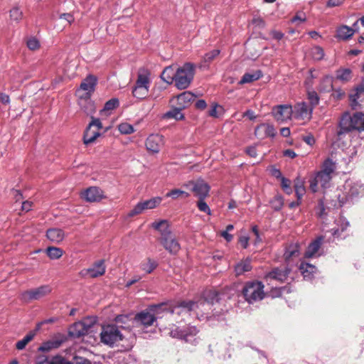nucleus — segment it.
<instances>
[{"mask_svg": "<svg viewBox=\"0 0 364 364\" xmlns=\"http://www.w3.org/2000/svg\"><path fill=\"white\" fill-rule=\"evenodd\" d=\"M364 131V114L356 112L350 114L348 112H344L338 122L336 136L338 140L343 139L346 134Z\"/></svg>", "mask_w": 364, "mask_h": 364, "instance_id": "f257e3e1", "label": "nucleus"}, {"mask_svg": "<svg viewBox=\"0 0 364 364\" xmlns=\"http://www.w3.org/2000/svg\"><path fill=\"white\" fill-rule=\"evenodd\" d=\"M151 225L153 228L160 232L159 241L165 250L170 254L176 255L180 250L181 246L170 230L168 221L161 220L159 222L153 223Z\"/></svg>", "mask_w": 364, "mask_h": 364, "instance_id": "f03ea898", "label": "nucleus"}, {"mask_svg": "<svg viewBox=\"0 0 364 364\" xmlns=\"http://www.w3.org/2000/svg\"><path fill=\"white\" fill-rule=\"evenodd\" d=\"M174 327L169 332L171 337L182 340L193 346L198 344L200 338L198 334L200 331L197 326L188 324L182 327Z\"/></svg>", "mask_w": 364, "mask_h": 364, "instance_id": "7ed1b4c3", "label": "nucleus"}, {"mask_svg": "<svg viewBox=\"0 0 364 364\" xmlns=\"http://www.w3.org/2000/svg\"><path fill=\"white\" fill-rule=\"evenodd\" d=\"M195 68L194 64L186 63L176 69L174 85L177 89L185 90L190 86L195 75Z\"/></svg>", "mask_w": 364, "mask_h": 364, "instance_id": "20e7f679", "label": "nucleus"}, {"mask_svg": "<svg viewBox=\"0 0 364 364\" xmlns=\"http://www.w3.org/2000/svg\"><path fill=\"white\" fill-rule=\"evenodd\" d=\"M242 294L250 304L262 300L264 296V284L258 281L247 282L243 287Z\"/></svg>", "mask_w": 364, "mask_h": 364, "instance_id": "39448f33", "label": "nucleus"}, {"mask_svg": "<svg viewBox=\"0 0 364 364\" xmlns=\"http://www.w3.org/2000/svg\"><path fill=\"white\" fill-rule=\"evenodd\" d=\"M335 170V163L332 159H326L321 166V171H318L314 176L323 188H327L330 186V182Z\"/></svg>", "mask_w": 364, "mask_h": 364, "instance_id": "423d86ee", "label": "nucleus"}, {"mask_svg": "<svg viewBox=\"0 0 364 364\" xmlns=\"http://www.w3.org/2000/svg\"><path fill=\"white\" fill-rule=\"evenodd\" d=\"M364 188L360 182H354L353 181H347L344 185V196H338V201L341 205H344L350 200H353L359 195L363 194Z\"/></svg>", "mask_w": 364, "mask_h": 364, "instance_id": "0eeeda50", "label": "nucleus"}, {"mask_svg": "<svg viewBox=\"0 0 364 364\" xmlns=\"http://www.w3.org/2000/svg\"><path fill=\"white\" fill-rule=\"evenodd\" d=\"M51 291L52 287L49 284L41 285L22 292L21 299L25 303L41 300L49 295Z\"/></svg>", "mask_w": 364, "mask_h": 364, "instance_id": "6e6552de", "label": "nucleus"}, {"mask_svg": "<svg viewBox=\"0 0 364 364\" xmlns=\"http://www.w3.org/2000/svg\"><path fill=\"white\" fill-rule=\"evenodd\" d=\"M100 339L102 343L112 346L116 343L122 341L123 335L116 325H107L102 327V332L100 333Z\"/></svg>", "mask_w": 364, "mask_h": 364, "instance_id": "1a4fd4ad", "label": "nucleus"}, {"mask_svg": "<svg viewBox=\"0 0 364 364\" xmlns=\"http://www.w3.org/2000/svg\"><path fill=\"white\" fill-rule=\"evenodd\" d=\"M102 124L100 119L92 117V120L85 129L83 134V142L88 145L93 143L101 135Z\"/></svg>", "mask_w": 364, "mask_h": 364, "instance_id": "9d476101", "label": "nucleus"}, {"mask_svg": "<svg viewBox=\"0 0 364 364\" xmlns=\"http://www.w3.org/2000/svg\"><path fill=\"white\" fill-rule=\"evenodd\" d=\"M183 186L192 191L198 199H205L210 191V186L201 179L191 181Z\"/></svg>", "mask_w": 364, "mask_h": 364, "instance_id": "9b49d317", "label": "nucleus"}, {"mask_svg": "<svg viewBox=\"0 0 364 364\" xmlns=\"http://www.w3.org/2000/svg\"><path fill=\"white\" fill-rule=\"evenodd\" d=\"M88 319L75 322L69 328V336L72 338H78L88 333L89 329L92 323H88Z\"/></svg>", "mask_w": 364, "mask_h": 364, "instance_id": "f8f14e48", "label": "nucleus"}, {"mask_svg": "<svg viewBox=\"0 0 364 364\" xmlns=\"http://www.w3.org/2000/svg\"><path fill=\"white\" fill-rule=\"evenodd\" d=\"M149 85V77L145 75L139 74L132 90L133 95L136 98L143 99L148 92Z\"/></svg>", "mask_w": 364, "mask_h": 364, "instance_id": "ddd939ff", "label": "nucleus"}, {"mask_svg": "<svg viewBox=\"0 0 364 364\" xmlns=\"http://www.w3.org/2000/svg\"><path fill=\"white\" fill-rule=\"evenodd\" d=\"M290 272L291 268L289 266L284 268L274 267L266 274L265 278L267 280H277L280 282H284L287 281Z\"/></svg>", "mask_w": 364, "mask_h": 364, "instance_id": "4468645a", "label": "nucleus"}, {"mask_svg": "<svg viewBox=\"0 0 364 364\" xmlns=\"http://www.w3.org/2000/svg\"><path fill=\"white\" fill-rule=\"evenodd\" d=\"M292 114L293 109L291 106L288 105H277L272 109V114L278 122H284L289 119Z\"/></svg>", "mask_w": 364, "mask_h": 364, "instance_id": "2eb2a0df", "label": "nucleus"}, {"mask_svg": "<svg viewBox=\"0 0 364 364\" xmlns=\"http://www.w3.org/2000/svg\"><path fill=\"white\" fill-rule=\"evenodd\" d=\"M81 197L87 202H99L105 198V196L101 188L91 186L82 193Z\"/></svg>", "mask_w": 364, "mask_h": 364, "instance_id": "dca6fc26", "label": "nucleus"}, {"mask_svg": "<svg viewBox=\"0 0 364 364\" xmlns=\"http://www.w3.org/2000/svg\"><path fill=\"white\" fill-rule=\"evenodd\" d=\"M196 306L197 303L193 301H182L174 306H171L170 314H176L181 315L182 314H189Z\"/></svg>", "mask_w": 364, "mask_h": 364, "instance_id": "f3484780", "label": "nucleus"}, {"mask_svg": "<svg viewBox=\"0 0 364 364\" xmlns=\"http://www.w3.org/2000/svg\"><path fill=\"white\" fill-rule=\"evenodd\" d=\"M277 132L273 125L262 123L258 125L255 130V135L257 138L264 139L267 137L274 138Z\"/></svg>", "mask_w": 364, "mask_h": 364, "instance_id": "a211bd4d", "label": "nucleus"}, {"mask_svg": "<svg viewBox=\"0 0 364 364\" xmlns=\"http://www.w3.org/2000/svg\"><path fill=\"white\" fill-rule=\"evenodd\" d=\"M300 255V245L298 242L291 243L285 247L284 259L287 266L290 265L291 260Z\"/></svg>", "mask_w": 364, "mask_h": 364, "instance_id": "6ab92c4d", "label": "nucleus"}, {"mask_svg": "<svg viewBox=\"0 0 364 364\" xmlns=\"http://www.w3.org/2000/svg\"><path fill=\"white\" fill-rule=\"evenodd\" d=\"M147 150L154 153H158L163 145V136L159 134H151L145 142Z\"/></svg>", "mask_w": 364, "mask_h": 364, "instance_id": "aec40b11", "label": "nucleus"}, {"mask_svg": "<svg viewBox=\"0 0 364 364\" xmlns=\"http://www.w3.org/2000/svg\"><path fill=\"white\" fill-rule=\"evenodd\" d=\"M312 111V108L309 109L306 102H301L294 106L292 115L296 119L310 118Z\"/></svg>", "mask_w": 364, "mask_h": 364, "instance_id": "412c9836", "label": "nucleus"}, {"mask_svg": "<svg viewBox=\"0 0 364 364\" xmlns=\"http://www.w3.org/2000/svg\"><path fill=\"white\" fill-rule=\"evenodd\" d=\"M159 318L153 314V313L141 311L135 316V321L145 327L151 326L154 322Z\"/></svg>", "mask_w": 364, "mask_h": 364, "instance_id": "4be33fe9", "label": "nucleus"}, {"mask_svg": "<svg viewBox=\"0 0 364 364\" xmlns=\"http://www.w3.org/2000/svg\"><path fill=\"white\" fill-rule=\"evenodd\" d=\"M323 241V237L319 236L316 237L314 240H313L311 242H310L304 253V257L311 258L316 257L318 250L320 249L322 245Z\"/></svg>", "mask_w": 364, "mask_h": 364, "instance_id": "5701e85b", "label": "nucleus"}, {"mask_svg": "<svg viewBox=\"0 0 364 364\" xmlns=\"http://www.w3.org/2000/svg\"><path fill=\"white\" fill-rule=\"evenodd\" d=\"M358 21H356L353 24V27L350 28L348 26L343 25L338 28L336 31V38L341 40H348L350 38L355 32V28L357 27Z\"/></svg>", "mask_w": 364, "mask_h": 364, "instance_id": "b1692460", "label": "nucleus"}, {"mask_svg": "<svg viewBox=\"0 0 364 364\" xmlns=\"http://www.w3.org/2000/svg\"><path fill=\"white\" fill-rule=\"evenodd\" d=\"M105 261L100 259L93 264V265L88 268L86 271L91 278H96L103 275L105 273Z\"/></svg>", "mask_w": 364, "mask_h": 364, "instance_id": "393cba45", "label": "nucleus"}, {"mask_svg": "<svg viewBox=\"0 0 364 364\" xmlns=\"http://www.w3.org/2000/svg\"><path fill=\"white\" fill-rule=\"evenodd\" d=\"M97 77L93 75H88L81 82L80 88L87 92H93L97 84Z\"/></svg>", "mask_w": 364, "mask_h": 364, "instance_id": "a878e982", "label": "nucleus"}, {"mask_svg": "<svg viewBox=\"0 0 364 364\" xmlns=\"http://www.w3.org/2000/svg\"><path fill=\"white\" fill-rule=\"evenodd\" d=\"M46 237L52 242L60 243L65 238V232L60 228H50L46 231Z\"/></svg>", "mask_w": 364, "mask_h": 364, "instance_id": "bb28decb", "label": "nucleus"}, {"mask_svg": "<svg viewBox=\"0 0 364 364\" xmlns=\"http://www.w3.org/2000/svg\"><path fill=\"white\" fill-rule=\"evenodd\" d=\"M299 269L305 279H311L316 272V267L314 265L304 262H301Z\"/></svg>", "mask_w": 364, "mask_h": 364, "instance_id": "cd10ccee", "label": "nucleus"}, {"mask_svg": "<svg viewBox=\"0 0 364 364\" xmlns=\"http://www.w3.org/2000/svg\"><path fill=\"white\" fill-rule=\"evenodd\" d=\"M176 75V70L173 65L166 67L162 73L161 74V78L163 81L168 85L174 82Z\"/></svg>", "mask_w": 364, "mask_h": 364, "instance_id": "c85d7f7f", "label": "nucleus"}, {"mask_svg": "<svg viewBox=\"0 0 364 364\" xmlns=\"http://www.w3.org/2000/svg\"><path fill=\"white\" fill-rule=\"evenodd\" d=\"M64 342L63 339H52L46 341L38 348L41 352H49L52 349L58 348Z\"/></svg>", "mask_w": 364, "mask_h": 364, "instance_id": "c756f323", "label": "nucleus"}, {"mask_svg": "<svg viewBox=\"0 0 364 364\" xmlns=\"http://www.w3.org/2000/svg\"><path fill=\"white\" fill-rule=\"evenodd\" d=\"M170 309H171V306L166 302L154 304L149 306L150 311L152 312L154 316H159V318H160L159 315L162 313L166 312L170 314Z\"/></svg>", "mask_w": 364, "mask_h": 364, "instance_id": "7c9ffc66", "label": "nucleus"}, {"mask_svg": "<svg viewBox=\"0 0 364 364\" xmlns=\"http://www.w3.org/2000/svg\"><path fill=\"white\" fill-rule=\"evenodd\" d=\"M263 76L260 70H257L252 73H246L243 75L239 83L240 85L250 83L260 79Z\"/></svg>", "mask_w": 364, "mask_h": 364, "instance_id": "2f4dec72", "label": "nucleus"}, {"mask_svg": "<svg viewBox=\"0 0 364 364\" xmlns=\"http://www.w3.org/2000/svg\"><path fill=\"white\" fill-rule=\"evenodd\" d=\"M252 269L251 260L246 259L237 263L235 266V272L236 276H240L245 272H249Z\"/></svg>", "mask_w": 364, "mask_h": 364, "instance_id": "473e14b6", "label": "nucleus"}, {"mask_svg": "<svg viewBox=\"0 0 364 364\" xmlns=\"http://www.w3.org/2000/svg\"><path fill=\"white\" fill-rule=\"evenodd\" d=\"M195 95L191 92H184L177 97L178 104L181 107L184 108L188 105V104L195 100Z\"/></svg>", "mask_w": 364, "mask_h": 364, "instance_id": "72a5a7b5", "label": "nucleus"}, {"mask_svg": "<svg viewBox=\"0 0 364 364\" xmlns=\"http://www.w3.org/2000/svg\"><path fill=\"white\" fill-rule=\"evenodd\" d=\"M81 109L87 115L93 117L96 112V108L94 102L91 100H85L80 104Z\"/></svg>", "mask_w": 364, "mask_h": 364, "instance_id": "f704fd0d", "label": "nucleus"}, {"mask_svg": "<svg viewBox=\"0 0 364 364\" xmlns=\"http://www.w3.org/2000/svg\"><path fill=\"white\" fill-rule=\"evenodd\" d=\"M336 78L341 82H346L352 78V70L350 68H341L336 71Z\"/></svg>", "mask_w": 364, "mask_h": 364, "instance_id": "c9c22d12", "label": "nucleus"}, {"mask_svg": "<svg viewBox=\"0 0 364 364\" xmlns=\"http://www.w3.org/2000/svg\"><path fill=\"white\" fill-rule=\"evenodd\" d=\"M157 266L158 263L151 258H148L146 262H143L140 264L141 269L148 274L151 273Z\"/></svg>", "mask_w": 364, "mask_h": 364, "instance_id": "e433bc0d", "label": "nucleus"}, {"mask_svg": "<svg viewBox=\"0 0 364 364\" xmlns=\"http://www.w3.org/2000/svg\"><path fill=\"white\" fill-rule=\"evenodd\" d=\"M131 321L128 315H118L115 318L116 326L118 328H127L129 326V323Z\"/></svg>", "mask_w": 364, "mask_h": 364, "instance_id": "4c0bfd02", "label": "nucleus"}, {"mask_svg": "<svg viewBox=\"0 0 364 364\" xmlns=\"http://www.w3.org/2000/svg\"><path fill=\"white\" fill-rule=\"evenodd\" d=\"M46 254L51 259H58L62 257L63 251L61 248L49 247L46 249Z\"/></svg>", "mask_w": 364, "mask_h": 364, "instance_id": "58836bf2", "label": "nucleus"}, {"mask_svg": "<svg viewBox=\"0 0 364 364\" xmlns=\"http://www.w3.org/2000/svg\"><path fill=\"white\" fill-rule=\"evenodd\" d=\"M36 333L35 332H29L22 340L18 341L16 344V348L18 350H23L26 346L33 339Z\"/></svg>", "mask_w": 364, "mask_h": 364, "instance_id": "ea45409f", "label": "nucleus"}, {"mask_svg": "<svg viewBox=\"0 0 364 364\" xmlns=\"http://www.w3.org/2000/svg\"><path fill=\"white\" fill-rule=\"evenodd\" d=\"M161 198L156 197L151 198L149 200L142 201L141 203L144 210L153 209L156 208L157 205H159L161 203Z\"/></svg>", "mask_w": 364, "mask_h": 364, "instance_id": "a19ab883", "label": "nucleus"}, {"mask_svg": "<svg viewBox=\"0 0 364 364\" xmlns=\"http://www.w3.org/2000/svg\"><path fill=\"white\" fill-rule=\"evenodd\" d=\"M364 93V90L361 85L357 87L355 90L354 93H351L349 95V99L351 102V106H355L358 104V100L360 97V95Z\"/></svg>", "mask_w": 364, "mask_h": 364, "instance_id": "79ce46f5", "label": "nucleus"}, {"mask_svg": "<svg viewBox=\"0 0 364 364\" xmlns=\"http://www.w3.org/2000/svg\"><path fill=\"white\" fill-rule=\"evenodd\" d=\"M205 300L212 304L218 303L221 299L220 294L217 291H208L205 295Z\"/></svg>", "mask_w": 364, "mask_h": 364, "instance_id": "37998d69", "label": "nucleus"}, {"mask_svg": "<svg viewBox=\"0 0 364 364\" xmlns=\"http://www.w3.org/2000/svg\"><path fill=\"white\" fill-rule=\"evenodd\" d=\"M294 188L297 199L299 200H301L302 196L304 195L306 192V189L303 182L301 180H299V178H297L296 181H295Z\"/></svg>", "mask_w": 364, "mask_h": 364, "instance_id": "c03bdc74", "label": "nucleus"}, {"mask_svg": "<svg viewBox=\"0 0 364 364\" xmlns=\"http://www.w3.org/2000/svg\"><path fill=\"white\" fill-rule=\"evenodd\" d=\"M119 105V100L117 98H112L108 100L105 104L102 109H101L100 113L107 112L117 108Z\"/></svg>", "mask_w": 364, "mask_h": 364, "instance_id": "a18cd8bd", "label": "nucleus"}, {"mask_svg": "<svg viewBox=\"0 0 364 364\" xmlns=\"http://www.w3.org/2000/svg\"><path fill=\"white\" fill-rule=\"evenodd\" d=\"M118 129L122 134H129L135 132L134 127L127 122L119 124L118 126Z\"/></svg>", "mask_w": 364, "mask_h": 364, "instance_id": "49530a36", "label": "nucleus"}, {"mask_svg": "<svg viewBox=\"0 0 364 364\" xmlns=\"http://www.w3.org/2000/svg\"><path fill=\"white\" fill-rule=\"evenodd\" d=\"M308 100L311 104V108L312 109L318 104L319 102V97L316 92L312 90L308 92Z\"/></svg>", "mask_w": 364, "mask_h": 364, "instance_id": "de8ad7c7", "label": "nucleus"}, {"mask_svg": "<svg viewBox=\"0 0 364 364\" xmlns=\"http://www.w3.org/2000/svg\"><path fill=\"white\" fill-rule=\"evenodd\" d=\"M181 108H175L166 114V116L168 118H174L177 120L183 119V114L181 112Z\"/></svg>", "mask_w": 364, "mask_h": 364, "instance_id": "09e8293b", "label": "nucleus"}, {"mask_svg": "<svg viewBox=\"0 0 364 364\" xmlns=\"http://www.w3.org/2000/svg\"><path fill=\"white\" fill-rule=\"evenodd\" d=\"M220 53V50L218 49H214L207 53L203 56V60L205 63H210Z\"/></svg>", "mask_w": 364, "mask_h": 364, "instance_id": "8fccbe9b", "label": "nucleus"}, {"mask_svg": "<svg viewBox=\"0 0 364 364\" xmlns=\"http://www.w3.org/2000/svg\"><path fill=\"white\" fill-rule=\"evenodd\" d=\"M291 181L285 177L281 178V186L282 190L287 194H291L292 192L291 188Z\"/></svg>", "mask_w": 364, "mask_h": 364, "instance_id": "3c124183", "label": "nucleus"}, {"mask_svg": "<svg viewBox=\"0 0 364 364\" xmlns=\"http://www.w3.org/2000/svg\"><path fill=\"white\" fill-rule=\"evenodd\" d=\"M23 13L18 7H14L10 11V17L12 20L18 21L22 18Z\"/></svg>", "mask_w": 364, "mask_h": 364, "instance_id": "603ef678", "label": "nucleus"}, {"mask_svg": "<svg viewBox=\"0 0 364 364\" xmlns=\"http://www.w3.org/2000/svg\"><path fill=\"white\" fill-rule=\"evenodd\" d=\"M312 55L314 60H321L324 57V51L321 47L316 46L312 50Z\"/></svg>", "mask_w": 364, "mask_h": 364, "instance_id": "864d4df0", "label": "nucleus"}, {"mask_svg": "<svg viewBox=\"0 0 364 364\" xmlns=\"http://www.w3.org/2000/svg\"><path fill=\"white\" fill-rule=\"evenodd\" d=\"M197 207L201 212L211 215V210L208 204L205 202V199H198Z\"/></svg>", "mask_w": 364, "mask_h": 364, "instance_id": "5fc2aeb1", "label": "nucleus"}, {"mask_svg": "<svg viewBox=\"0 0 364 364\" xmlns=\"http://www.w3.org/2000/svg\"><path fill=\"white\" fill-rule=\"evenodd\" d=\"M26 45L30 50H35L39 48L40 42L36 38L32 37L28 39Z\"/></svg>", "mask_w": 364, "mask_h": 364, "instance_id": "6e6d98bb", "label": "nucleus"}, {"mask_svg": "<svg viewBox=\"0 0 364 364\" xmlns=\"http://www.w3.org/2000/svg\"><path fill=\"white\" fill-rule=\"evenodd\" d=\"M50 364H73L72 362L68 361L61 355H55L52 357L50 360Z\"/></svg>", "mask_w": 364, "mask_h": 364, "instance_id": "4d7b16f0", "label": "nucleus"}, {"mask_svg": "<svg viewBox=\"0 0 364 364\" xmlns=\"http://www.w3.org/2000/svg\"><path fill=\"white\" fill-rule=\"evenodd\" d=\"M144 210L141 202L138 203L132 210L128 213L129 217H134V215L141 213Z\"/></svg>", "mask_w": 364, "mask_h": 364, "instance_id": "13d9d810", "label": "nucleus"}, {"mask_svg": "<svg viewBox=\"0 0 364 364\" xmlns=\"http://www.w3.org/2000/svg\"><path fill=\"white\" fill-rule=\"evenodd\" d=\"M316 214L317 217L320 218H323V217L326 215V209L324 203L322 200H320L316 207Z\"/></svg>", "mask_w": 364, "mask_h": 364, "instance_id": "bf43d9fd", "label": "nucleus"}, {"mask_svg": "<svg viewBox=\"0 0 364 364\" xmlns=\"http://www.w3.org/2000/svg\"><path fill=\"white\" fill-rule=\"evenodd\" d=\"M272 207L275 211H279L283 206V202L281 198H274L271 201Z\"/></svg>", "mask_w": 364, "mask_h": 364, "instance_id": "052dcab7", "label": "nucleus"}, {"mask_svg": "<svg viewBox=\"0 0 364 364\" xmlns=\"http://www.w3.org/2000/svg\"><path fill=\"white\" fill-rule=\"evenodd\" d=\"M252 23L258 28H264L265 26V22L260 16H254Z\"/></svg>", "mask_w": 364, "mask_h": 364, "instance_id": "680f3d73", "label": "nucleus"}, {"mask_svg": "<svg viewBox=\"0 0 364 364\" xmlns=\"http://www.w3.org/2000/svg\"><path fill=\"white\" fill-rule=\"evenodd\" d=\"M181 193H183V191L180 189H173L166 194V197H171L173 199H176L181 196Z\"/></svg>", "mask_w": 364, "mask_h": 364, "instance_id": "e2e57ef3", "label": "nucleus"}, {"mask_svg": "<svg viewBox=\"0 0 364 364\" xmlns=\"http://www.w3.org/2000/svg\"><path fill=\"white\" fill-rule=\"evenodd\" d=\"M345 2V0H328L326 2V7L333 8L336 6H340Z\"/></svg>", "mask_w": 364, "mask_h": 364, "instance_id": "0e129e2a", "label": "nucleus"}, {"mask_svg": "<svg viewBox=\"0 0 364 364\" xmlns=\"http://www.w3.org/2000/svg\"><path fill=\"white\" fill-rule=\"evenodd\" d=\"M73 360V364H92L90 360L83 357L75 356Z\"/></svg>", "mask_w": 364, "mask_h": 364, "instance_id": "69168bd1", "label": "nucleus"}, {"mask_svg": "<svg viewBox=\"0 0 364 364\" xmlns=\"http://www.w3.org/2000/svg\"><path fill=\"white\" fill-rule=\"evenodd\" d=\"M306 16L303 13H298L296 14L292 18H291V22L292 23H295L296 21H299V22H304L306 21Z\"/></svg>", "mask_w": 364, "mask_h": 364, "instance_id": "338daca9", "label": "nucleus"}, {"mask_svg": "<svg viewBox=\"0 0 364 364\" xmlns=\"http://www.w3.org/2000/svg\"><path fill=\"white\" fill-rule=\"evenodd\" d=\"M314 177L309 181V188L313 193H316L318 191V185L320 184L318 181Z\"/></svg>", "mask_w": 364, "mask_h": 364, "instance_id": "774afa93", "label": "nucleus"}]
</instances>
